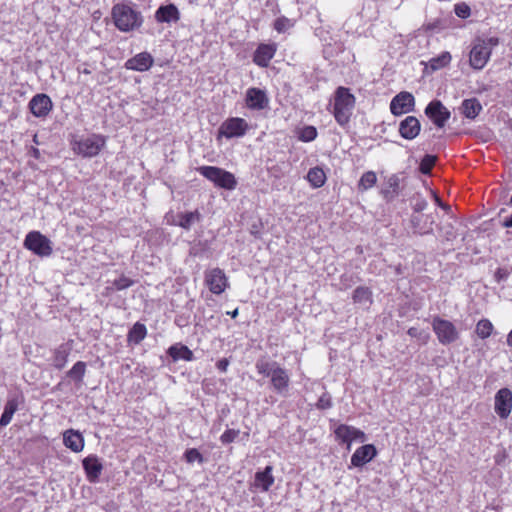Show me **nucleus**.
Returning a JSON list of instances; mask_svg holds the SVG:
<instances>
[{
	"instance_id": "nucleus-26",
	"label": "nucleus",
	"mask_w": 512,
	"mask_h": 512,
	"mask_svg": "<svg viewBox=\"0 0 512 512\" xmlns=\"http://www.w3.org/2000/svg\"><path fill=\"white\" fill-rule=\"evenodd\" d=\"M167 353L173 359V361L194 360L193 352L186 345H182L180 343L170 346Z\"/></svg>"
},
{
	"instance_id": "nucleus-20",
	"label": "nucleus",
	"mask_w": 512,
	"mask_h": 512,
	"mask_svg": "<svg viewBox=\"0 0 512 512\" xmlns=\"http://www.w3.org/2000/svg\"><path fill=\"white\" fill-rule=\"evenodd\" d=\"M154 63L153 57L148 52H141L125 62L128 70L144 72L149 70Z\"/></svg>"
},
{
	"instance_id": "nucleus-38",
	"label": "nucleus",
	"mask_w": 512,
	"mask_h": 512,
	"mask_svg": "<svg viewBox=\"0 0 512 512\" xmlns=\"http://www.w3.org/2000/svg\"><path fill=\"white\" fill-rule=\"evenodd\" d=\"M410 205L413 210V214H419L427 208L428 202L420 194H415L410 200Z\"/></svg>"
},
{
	"instance_id": "nucleus-19",
	"label": "nucleus",
	"mask_w": 512,
	"mask_h": 512,
	"mask_svg": "<svg viewBox=\"0 0 512 512\" xmlns=\"http://www.w3.org/2000/svg\"><path fill=\"white\" fill-rule=\"evenodd\" d=\"M377 455V450L374 445L366 444L354 452L351 457V465L354 467H362L370 462Z\"/></svg>"
},
{
	"instance_id": "nucleus-23",
	"label": "nucleus",
	"mask_w": 512,
	"mask_h": 512,
	"mask_svg": "<svg viewBox=\"0 0 512 512\" xmlns=\"http://www.w3.org/2000/svg\"><path fill=\"white\" fill-rule=\"evenodd\" d=\"M155 19L159 23L177 22L180 12L174 4L162 5L155 12Z\"/></svg>"
},
{
	"instance_id": "nucleus-18",
	"label": "nucleus",
	"mask_w": 512,
	"mask_h": 512,
	"mask_svg": "<svg viewBox=\"0 0 512 512\" xmlns=\"http://www.w3.org/2000/svg\"><path fill=\"white\" fill-rule=\"evenodd\" d=\"M421 131V124L414 116H407L399 124V134L407 140L415 139Z\"/></svg>"
},
{
	"instance_id": "nucleus-35",
	"label": "nucleus",
	"mask_w": 512,
	"mask_h": 512,
	"mask_svg": "<svg viewBox=\"0 0 512 512\" xmlns=\"http://www.w3.org/2000/svg\"><path fill=\"white\" fill-rule=\"evenodd\" d=\"M147 334V329L144 324L135 323L128 334V339L135 344L140 343Z\"/></svg>"
},
{
	"instance_id": "nucleus-52",
	"label": "nucleus",
	"mask_w": 512,
	"mask_h": 512,
	"mask_svg": "<svg viewBox=\"0 0 512 512\" xmlns=\"http://www.w3.org/2000/svg\"><path fill=\"white\" fill-rule=\"evenodd\" d=\"M432 195H433V198H434L436 204L439 207H441L442 209H444L446 211L450 210V206L445 204V203H443L436 193L432 192Z\"/></svg>"
},
{
	"instance_id": "nucleus-9",
	"label": "nucleus",
	"mask_w": 512,
	"mask_h": 512,
	"mask_svg": "<svg viewBox=\"0 0 512 512\" xmlns=\"http://www.w3.org/2000/svg\"><path fill=\"white\" fill-rule=\"evenodd\" d=\"M205 283L216 295L222 294L229 285L224 271L218 267L205 272Z\"/></svg>"
},
{
	"instance_id": "nucleus-3",
	"label": "nucleus",
	"mask_w": 512,
	"mask_h": 512,
	"mask_svg": "<svg viewBox=\"0 0 512 512\" xmlns=\"http://www.w3.org/2000/svg\"><path fill=\"white\" fill-rule=\"evenodd\" d=\"M106 144V138L100 134H92L72 142L73 151L84 157L91 158L99 154Z\"/></svg>"
},
{
	"instance_id": "nucleus-29",
	"label": "nucleus",
	"mask_w": 512,
	"mask_h": 512,
	"mask_svg": "<svg viewBox=\"0 0 512 512\" xmlns=\"http://www.w3.org/2000/svg\"><path fill=\"white\" fill-rule=\"evenodd\" d=\"M451 59V54L447 51H444L440 55L431 58L426 63V69H430L432 72L440 70L448 66L451 62Z\"/></svg>"
},
{
	"instance_id": "nucleus-7",
	"label": "nucleus",
	"mask_w": 512,
	"mask_h": 512,
	"mask_svg": "<svg viewBox=\"0 0 512 512\" xmlns=\"http://www.w3.org/2000/svg\"><path fill=\"white\" fill-rule=\"evenodd\" d=\"M24 245L39 256H49L52 253L50 240L38 231L29 232L24 240Z\"/></svg>"
},
{
	"instance_id": "nucleus-21",
	"label": "nucleus",
	"mask_w": 512,
	"mask_h": 512,
	"mask_svg": "<svg viewBox=\"0 0 512 512\" xmlns=\"http://www.w3.org/2000/svg\"><path fill=\"white\" fill-rule=\"evenodd\" d=\"M83 469L85 470L87 479L90 483H96L99 480L103 465L95 455H90L82 461Z\"/></svg>"
},
{
	"instance_id": "nucleus-51",
	"label": "nucleus",
	"mask_w": 512,
	"mask_h": 512,
	"mask_svg": "<svg viewBox=\"0 0 512 512\" xmlns=\"http://www.w3.org/2000/svg\"><path fill=\"white\" fill-rule=\"evenodd\" d=\"M389 187L393 189L394 193H397L399 187V179L397 176L393 175L388 179Z\"/></svg>"
},
{
	"instance_id": "nucleus-14",
	"label": "nucleus",
	"mask_w": 512,
	"mask_h": 512,
	"mask_svg": "<svg viewBox=\"0 0 512 512\" xmlns=\"http://www.w3.org/2000/svg\"><path fill=\"white\" fill-rule=\"evenodd\" d=\"M494 409L501 419H506L512 410V391L508 388L500 389L495 395Z\"/></svg>"
},
{
	"instance_id": "nucleus-49",
	"label": "nucleus",
	"mask_w": 512,
	"mask_h": 512,
	"mask_svg": "<svg viewBox=\"0 0 512 512\" xmlns=\"http://www.w3.org/2000/svg\"><path fill=\"white\" fill-rule=\"evenodd\" d=\"M478 42L484 43L487 46H489V51H491V52H492V48L499 44V40L496 37H491V38H488L485 40H478Z\"/></svg>"
},
{
	"instance_id": "nucleus-8",
	"label": "nucleus",
	"mask_w": 512,
	"mask_h": 512,
	"mask_svg": "<svg viewBox=\"0 0 512 512\" xmlns=\"http://www.w3.org/2000/svg\"><path fill=\"white\" fill-rule=\"evenodd\" d=\"M425 115L438 127L443 128L451 116L440 100L431 101L425 108Z\"/></svg>"
},
{
	"instance_id": "nucleus-32",
	"label": "nucleus",
	"mask_w": 512,
	"mask_h": 512,
	"mask_svg": "<svg viewBox=\"0 0 512 512\" xmlns=\"http://www.w3.org/2000/svg\"><path fill=\"white\" fill-rule=\"evenodd\" d=\"M307 180L311 183V185L314 188H320L325 183L326 175L323 169L319 167H314L308 171Z\"/></svg>"
},
{
	"instance_id": "nucleus-30",
	"label": "nucleus",
	"mask_w": 512,
	"mask_h": 512,
	"mask_svg": "<svg viewBox=\"0 0 512 512\" xmlns=\"http://www.w3.org/2000/svg\"><path fill=\"white\" fill-rule=\"evenodd\" d=\"M354 303L368 307L372 303V292L368 287L359 286L353 292Z\"/></svg>"
},
{
	"instance_id": "nucleus-6",
	"label": "nucleus",
	"mask_w": 512,
	"mask_h": 512,
	"mask_svg": "<svg viewBox=\"0 0 512 512\" xmlns=\"http://www.w3.org/2000/svg\"><path fill=\"white\" fill-rule=\"evenodd\" d=\"M248 128L249 125L245 119L231 117L226 119L219 127L218 137L239 138L246 134Z\"/></svg>"
},
{
	"instance_id": "nucleus-17",
	"label": "nucleus",
	"mask_w": 512,
	"mask_h": 512,
	"mask_svg": "<svg viewBox=\"0 0 512 512\" xmlns=\"http://www.w3.org/2000/svg\"><path fill=\"white\" fill-rule=\"evenodd\" d=\"M335 436L338 440H341L343 443H347V448L350 449V445L353 441L356 440H365V433L353 426L341 424L339 425L335 431Z\"/></svg>"
},
{
	"instance_id": "nucleus-43",
	"label": "nucleus",
	"mask_w": 512,
	"mask_h": 512,
	"mask_svg": "<svg viewBox=\"0 0 512 512\" xmlns=\"http://www.w3.org/2000/svg\"><path fill=\"white\" fill-rule=\"evenodd\" d=\"M292 26L290 20L286 17H279L274 22V29L279 33L285 32Z\"/></svg>"
},
{
	"instance_id": "nucleus-48",
	"label": "nucleus",
	"mask_w": 512,
	"mask_h": 512,
	"mask_svg": "<svg viewBox=\"0 0 512 512\" xmlns=\"http://www.w3.org/2000/svg\"><path fill=\"white\" fill-rule=\"evenodd\" d=\"M407 334L413 338H422L426 341L429 338L428 334H424L423 331L419 330L416 327H411L408 329Z\"/></svg>"
},
{
	"instance_id": "nucleus-13",
	"label": "nucleus",
	"mask_w": 512,
	"mask_h": 512,
	"mask_svg": "<svg viewBox=\"0 0 512 512\" xmlns=\"http://www.w3.org/2000/svg\"><path fill=\"white\" fill-rule=\"evenodd\" d=\"M435 215L436 212L429 214H412L410 222L414 232L420 235L431 234L436 221Z\"/></svg>"
},
{
	"instance_id": "nucleus-27",
	"label": "nucleus",
	"mask_w": 512,
	"mask_h": 512,
	"mask_svg": "<svg viewBox=\"0 0 512 512\" xmlns=\"http://www.w3.org/2000/svg\"><path fill=\"white\" fill-rule=\"evenodd\" d=\"M72 350V345L69 343L61 344L53 353V365L57 369H62L68 361V356Z\"/></svg>"
},
{
	"instance_id": "nucleus-4",
	"label": "nucleus",
	"mask_w": 512,
	"mask_h": 512,
	"mask_svg": "<svg viewBox=\"0 0 512 512\" xmlns=\"http://www.w3.org/2000/svg\"><path fill=\"white\" fill-rule=\"evenodd\" d=\"M197 170L202 176L220 188L233 190L237 185L235 176L231 172L222 168L215 166H201Z\"/></svg>"
},
{
	"instance_id": "nucleus-41",
	"label": "nucleus",
	"mask_w": 512,
	"mask_h": 512,
	"mask_svg": "<svg viewBox=\"0 0 512 512\" xmlns=\"http://www.w3.org/2000/svg\"><path fill=\"white\" fill-rule=\"evenodd\" d=\"M436 159L437 158L434 155H425L420 162V172L423 174H430L432 167L435 165Z\"/></svg>"
},
{
	"instance_id": "nucleus-34",
	"label": "nucleus",
	"mask_w": 512,
	"mask_h": 512,
	"mask_svg": "<svg viewBox=\"0 0 512 512\" xmlns=\"http://www.w3.org/2000/svg\"><path fill=\"white\" fill-rule=\"evenodd\" d=\"M279 364L276 361H268L266 359H258L255 368L257 372L264 377H270L274 370L278 368Z\"/></svg>"
},
{
	"instance_id": "nucleus-5",
	"label": "nucleus",
	"mask_w": 512,
	"mask_h": 512,
	"mask_svg": "<svg viewBox=\"0 0 512 512\" xmlns=\"http://www.w3.org/2000/svg\"><path fill=\"white\" fill-rule=\"evenodd\" d=\"M432 328L442 345L451 344L459 338V332L455 325L438 316L433 318Z\"/></svg>"
},
{
	"instance_id": "nucleus-22",
	"label": "nucleus",
	"mask_w": 512,
	"mask_h": 512,
	"mask_svg": "<svg viewBox=\"0 0 512 512\" xmlns=\"http://www.w3.org/2000/svg\"><path fill=\"white\" fill-rule=\"evenodd\" d=\"M275 44H260L254 52L253 62L259 67H267L276 53Z\"/></svg>"
},
{
	"instance_id": "nucleus-31",
	"label": "nucleus",
	"mask_w": 512,
	"mask_h": 512,
	"mask_svg": "<svg viewBox=\"0 0 512 512\" xmlns=\"http://www.w3.org/2000/svg\"><path fill=\"white\" fill-rule=\"evenodd\" d=\"M17 409L18 402L16 399H10L5 403L4 410L0 418V427H6L11 422Z\"/></svg>"
},
{
	"instance_id": "nucleus-53",
	"label": "nucleus",
	"mask_w": 512,
	"mask_h": 512,
	"mask_svg": "<svg viewBox=\"0 0 512 512\" xmlns=\"http://www.w3.org/2000/svg\"><path fill=\"white\" fill-rule=\"evenodd\" d=\"M31 154H32L36 159H38V158L40 157V151H39V149H37V148L32 147V148H31Z\"/></svg>"
},
{
	"instance_id": "nucleus-15",
	"label": "nucleus",
	"mask_w": 512,
	"mask_h": 512,
	"mask_svg": "<svg viewBox=\"0 0 512 512\" xmlns=\"http://www.w3.org/2000/svg\"><path fill=\"white\" fill-rule=\"evenodd\" d=\"M490 56L491 51H489V46L477 41L470 51L469 62L471 67L476 70L483 69L490 59Z\"/></svg>"
},
{
	"instance_id": "nucleus-1",
	"label": "nucleus",
	"mask_w": 512,
	"mask_h": 512,
	"mask_svg": "<svg viewBox=\"0 0 512 512\" xmlns=\"http://www.w3.org/2000/svg\"><path fill=\"white\" fill-rule=\"evenodd\" d=\"M111 15L115 26L122 32L136 30L143 23L141 13L125 3L114 5Z\"/></svg>"
},
{
	"instance_id": "nucleus-46",
	"label": "nucleus",
	"mask_w": 512,
	"mask_h": 512,
	"mask_svg": "<svg viewBox=\"0 0 512 512\" xmlns=\"http://www.w3.org/2000/svg\"><path fill=\"white\" fill-rule=\"evenodd\" d=\"M455 14L460 18H467L471 14L470 7L465 3H459L455 5L454 8Z\"/></svg>"
},
{
	"instance_id": "nucleus-54",
	"label": "nucleus",
	"mask_w": 512,
	"mask_h": 512,
	"mask_svg": "<svg viewBox=\"0 0 512 512\" xmlns=\"http://www.w3.org/2000/svg\"><path fill=\"white\" fill-rule=\"evenodd\" d=\"M227 314L230 315L232 318H236L239 314V310H238V308H236L231 312H227Z\"/></svg>"
},
{
	"instance_id": "nucleus-24",
	"label": "nucleus",
	"mask_w": 512,
	"mask_h": 512,
	"mask_svg": "<svg viewBox=\"0 0 512 512\" xmlns=\"http://www.w3.org/2000/svg\"><path fill=\"white\" fill-rule=\"evenodd\" d=\"M64 445L73 452H80L84 448V439L78 431L68 430L63 435Z\"/></svg>"
},
{
	"instance_id": "nucleus-45",
	"label": "nucleus",
	"mask_w": 512,
	"mask_h": 512,
	"mask_svg": "<svg viewBox=\"0 0 512 512\" xmlns=\"http://www.w3.org/2000/svg\"><path fill=\"white\" fill-rule=\"evenodd\" d=\"M240 431L235 429L226 430L220 437V441L223 444L232 443L239 435Z\"/></svg>"
},
{
	"instance_id": "nucleus-57",
	"label": "nucleus",
	"mask_w": 512,
	"mask_h": 512,
	"mask_svg": "<svg viewBox=\"0 0 512 512\" xmlns=\"http://www.w3.org/2000/svg\"><path fill=\"white\" fill-rule=\"evenodd\" d=\"M508 205L512 207V195H511V198H510V200L508 202Z\"/></svg>"
},
{
	"instance_id": "nucleus-12",
	"label": "nucleus",
	"mask_w": 512,
	"mask_h": 512,
	"mask_svg": "<svg viewBox=\"0 0 512 512\" xmlns=\"http://www.w3.org/2000/svg\"><path fill=\"white\" fill-rule=\"evenodd\" d=\"M30 112L37 118H45L52 110L51 98L43 93L36 94L29 101Z\"/></svg>"
},
{
	"instance_id": "nucleus-44",
	"label": "nucleus",
	"mask_w": 512,
	"mask_h": 512,
	"mask_svg": "<svg viewBox=\"0 0 512 512\" xmlns=\"http://www.w3.org/2000/svg\"><path fill=\"white\" fill-rule=\"evenodd\" d=\"M134 284V282L127 278L126 276H121L120 278L118 279H115L112 283L113 287L116 289V290H124L130 286H132Z\"/></svg>"
},
{
	"instance_id": "nucleus-36",
	"label": "nucleus",
	"mask_w": 512,
	"mask_h": 512,
	"mask_svg": "<svg viewBox=\"0 0 512 512\" xmlns=\"http://www.w3.org/2000/svg\"><path fill=\"white\" fill-rule=\"evenodd\" d=\"M493 324L488 319H481L476 325V334L481 339L488 338L493 332Z\"/></svg>"
},
{
	"instance_id": "nucleus-47",
	"label": "nucleus",
	"mask_w": 512,
	"mask_h": 512,
	"mask_svg": "<svg viewBox=\"0 0 512 512\" xmlns=\"http://www.w3.org/2000/svg\"><path fill=\"white\" fill-rule=\"evenodd\" d=\"M318 409H329L332 407V399L330 394L324 393L316 404Z\"/></svg>"
},
{
	"instance_id": "nucleus-56",
	"label": "nucleus",
	"mask_w": 512,
	"mask_h": 512,
	"mask_svg": "<svg viewBox=\"0 0 512 512\" xmlns=\"http://www.w3.org/2000/svg\"><path fill=\"white\" fill-rule=\"evenodd\" d=\"M33 141H34L36 144H38V141H37V135H34Z\"/></svg>"
},
{
	"instance_id": "nucleus-16",
	"label": "nucleus",
	"mask_w": 512,
	"mask_h": 512,
	"mask_svg": "<svg viewBox=\"0 0 512 512\" xmlns=\"http://www.w3.org/2000/svg\"><path fill=\"white\" fill-rule=\"evenodd\" d=\"M272 372L273 374L270 376V381L273 390L277 394L286 397L288 395L290 385V376L288 371L279 365L278 368Z\"/></svg>"
},
{
	"instance_id": "nucleus-37",
	"label": "nucleus",
	"mask_w": 512,
	"mask_h": 512,
	"mask_svg": "<svg viewBox=\"0 0 512 512\" xmlns=\"http://www.w3.org/2000/svg\"><path fill=\"white\" fill-rule=\"evenodd\" d=\"M86 372V363L83 361L76 362L73 367L67 372V376L76 380L82 381Z\"/></svg>"
},
{
	"instance_id": "nucleus-55",
	"label": "nucleus",
	"mask_w": 512,
	"mask_h": 512,
	"mask_svg": "<svg viewBox=\"0 0 512 512\" xmlns=\"http://www.w3.org/2000/svg\"><path fill=\"white\" fill-rule=\"evenodd\" d=\"M507 344L512 347V330L509 332L507 336Z\"/></svg>"
},
{
	"instance_id": "nucleus-40",
	"label": "nucleus",
	"mask_w": 512,
	"mask_h": 512,
	"mask_svg": "<svg viewBox=\"0 0 512 512\" xmlns=\"http://www.w3.org/2000/svg\"><path fill=\"white\" fill-rule=\"evenodd\" d=\"M317 137V129L314 126H305L299 132V140L303 142H311Z\"/></svg>"
},
{
	"instance_id": "nucleus-10",
	"label": "nucleus",
	"mask_w": 512,
	"mask_h": 512,
	"mask_svg": "<svg viewBox=\"0 0 512 512\" xmlns=\"http://www.w3.org/2000/svg\"><path fill=\"white\" fill-rule=\"evenodd\" d=\"M415 98L410 92H400L390 102L391 113L399 116L414 110Z\"/></svg>"
},
{
	"instance_id": "nucleus-39",
	"label": "nucleus",
	"mask_w": 512,
	"mask_h": 512,
	"mask_svg": "<svg viewBox=\"0 0 512 512\" xmlns=\"http://www.w3.org/2000/svg\"><path fill=\"white\" fill-rule=\"evenodd\" d=\"M376 180H377V176H376L375 172H373V171L365 172L360 178L359 188L363 189V190H367L375 185Z\"/></svg>"
},
{
	"instance_id": "nucleus-11",
	"label": "nucleus",
	"mask_w": 512,
	"mask_h": 512,
	"mask_svg": "<svg viewBox=\"0 0 512 512\" xmlns=\"http://www.w3.org/2000/svg\"><path fill=\"white\" fill-rule=\"evenodd\" d=\"M246 106L250 110H263L269 105V98L265 90L256 87H250L245 95Z\"/></svg>"
},
{
	"instance_id": "nucleus-33",
	"label": "nucleus",
	"mask_w": 512,
	"mask_h": 512,
	"mask_svg": "<svg viewBox=\"0 0 512 512\" xmlns=\"http://www.w3.org/2000/svg\"><path fill=\"white\" fill-rule=\"evenodd\" d=\"M179 222L178 225L185 230H189L191 226L200 221V213L195 210L192 212L182 213L178 215Z\"/></svg>"
},
{
	"instance_id": "nucleus-50",
	"label": "nucleus",
	"mask_w": 512,
	"mask_h": 512,
	"mask_svg": "<svg viewBox=\"0 0 512 512\" xmlns=\"http://www.w3.org/2000/svg\"><path fill=\"white\" fill-rule=\"evenodd\" d=\"M228 366L229 360L227 358H222L216 363L217 369L222 373H225L227 371Z\"/></svg>"
},
{
	"instance_id": "nucleus-42",
	"label": "nucleus",
	"mask_w": 512,
	"mask_h": 512,
	"mask_svg": "<svg viewBox=\"0 0 512 512\" xmlns=\"http://www.w3.org/2000/svg\"><path fill=\"white\" fill-rule=\"evenodd\" d=\"M185 459L188 463L204 461L202 454L196 448H190L185 452Z\"/></svg>"
},
{
	"instance_id": "nucleus-28",
	"label": "nucleus",
	"mask_w": 512,
	"mask_h": 512,
	"mask_svg": "<svg viewBox=\"0 0 512 512\" xmlns=\"http://www.w3.org/2000/svg\"><path fill=\"white\" fill-rule=\"evenodd\" d=\"M461 112L468 119H475L482 110V105L476 98L465 99L461 104Z\"/></svg>"
},
{
	"instance_id": "nucleus-25",
	"label": "nucleus",
	"mask_w": 512,
	"mask_h": 512,
	"mask_svg": "<svg viewBox=\"0 0 512 512\" xmlns=\"http://www.w3.org/2000/svg\"><path fill=\"white\" fill-rule=\"evenodd\" d=\"M272 471V466H266L263 471L256 472L254 481L255 486L264 492L268 491L274 483Z\"/></svg>"
},
{
	"instance_id": "nucleus-2",
	"label": "nucleus",
	"mask_w": 512,
	"mask_h": 512,
	"mask_svg": "<svg viewBox=\"0 0 512 512\" xmlns=\"http://www.w3.org/2000/svg\"><path fill=\"white\" fill-rule=\"evenodd\" d=\"M355 97L350 93L348 88L338 87L335 92L334 99V117L337 123L344 127L352 116L355 107Z\"/></svg>"
}]
</instances>
